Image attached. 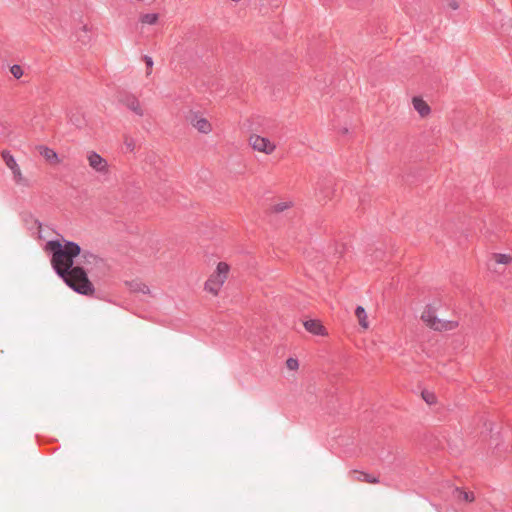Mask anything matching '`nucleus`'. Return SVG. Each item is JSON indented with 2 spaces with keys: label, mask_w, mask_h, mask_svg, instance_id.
Listing matches in <instances>:
<instances>
[{
  "label": "nucleus",
  "mask_w": 512,
  "mask_h": 512,
  "mask_svg": "<svg viewBox=\"0 0 512 512\" xmlns=\"http://www.w3.org/2000/svg\"><path fill=\"white\" fill-rule=\"evenodd\" d=\"M230 271L231 266L227 262H218L204 283V291L214 297L218 296L229 278Z\"/></svg>",
  "instance_id": "20e7f679"
},
{
  "label": "nucleus",
  "mask_w": 512,
  "mask_h": 512,
  "mask_svg": "<svg viewBox=\"0 0 512 512\" xmlns=\"http://www.w3.org/2000/svg\"><path fill=\"white\" fill-rule=\"evenodd\" d=\"M411 102L414 110L419 114L421 118H427L430 116L431 107L422 97L414 96Z\"/></svg>",
  "instance_id": "9d476101"
},
{
  "label": "nucleus",
  "mask_w": 512,
  "mask_h": 512,
  "mask_svg": "<svg viewBox=\"0 0 512 512\" xmlns=\"http://www.w3.org/2000/svg\"><path fill=\"white\" fill-rule=\"evenodd\" d=\"M186 120L200 134L210 135L214 130L210 120L201 111L190 110L186 115Z\"/></svg>",
  "instance_id": "423d86ee"
},
{
  "label": "nucleus",
  "mask_w": 512,
  "mask_h": 512,
  "mask_svg": "<svg viewBox=\"0 0 512 512\" xmlns=\"http://www.w3.org/2000/svg\"><path fill=\"white\" fill-rule=\"evenodd\" d=\"M60 277L79 294L91 296L95 292L93 283L89 280L86 271L80 266H75Z\"/></svg>",
  "instance_id": "7ed1b4c3"
},
{
  "label": "nucleus",
  "mask_w": 512,
  "mask_h": 512,
  "mask_svg": "<svg viewBox=\"0 0 512 512\" xmlns=\"http://www.w3.org/2000/svg\"><path fill=\"white\" fill-rule=\"evenodd\" d=\"M124 143H125L126 148L129 151H133L135 149V143H134L133 139L126 138Z\"/></svg>",
  "instance_id": "5701e85b"
},
{
  "label": "nucleus",
  "mask_w": 512,
  "mask_h": 512,
  "mask_svg": "<svg viewBox=\"0 0 512 512\" xmlns=\"http://www.w3.org/2000/svg\"><path fill=\"white\" fill-rule=\"evenodd\" d=\"M1 155L6 166L11 170L14 181L16 183H22L24 176L13 155L9 151H3Z\"/></svg>",
  "instance_id": "1a4fd4ad"
},
{
  "label": "nucleus",
  "mask_w": 512,
  "mask_h": 512,
  "mask_svg": "<svg viewBox=\"0 0 512 512\" xmlns=\"http://www.w3.org/2000/svg\"><path fill=\"white\" fill-rule=\"evenodd\" d=\"M352 475L354 476L355 480H357L359 482H367V483H371V484L379 483V479L377 477L370 475L368 473H365V472L355 470L352 472Z\"/></svg>",
  "instance_id": "4468645a"
},
{
  "label": "nucleus",
  "mask_w": 512,
  "mask_h": 512,
  "mask_svg": "<svg viewBox=\"0 0 512 512\" xmlns=\"http://www.w3.org/2000/svg\"><path fill=\"white\" fill-rule=\"evenodd\" d=\"M82 257H83L84 265H94L95 267H99V268L104 266V261L94 254L84 253L82 255Z\"/></svg>",
  "instance_id": "2eb2a0df"
},
{
  "label": "nucleus",
  "mask_w": 512,
  "mask_h": 512,
  "mask_svg": "<svg viewBox=\"0 0 512 512\" xmlns=\"http://www.w3.org/2000/svg\"><path fill=\"white\" fill-rule=\"evenodd\" d=\"M47 249L53 254L51 263L59 276L75 267L73 259L81 253V248L74 242L49 241Z\"/></svg>",
  "instance_id": "f257e3e1"
},
{
  "label": "nucleus",
  "mask_w": 512,
  "mask_h": 512,
  "mask_svg": "<svg viewBox=\"0 0 512 512\" xmlns=\"http://www.w3.org/2000/svg\"><path fill=\"white\" fill-rule=\"evenodd\" d=\"M159 20V14L157 13H143L139 17V21L143 25H155Z\"/></svg>",
  "instance_id": "dca6fc26"
},
{
  "label": "nucleus",
  "mask_w": 512,
  "mask_h": 512,
  "mask_svg": "<svg viewBox=\"0 0 512 512\" xmlns=\"http://www.w3.org/2000/svg\"><path fill=\"white\" fill-rule=\"evenodd\" d=\"M10 72L16 79H20L24 74L22 67L17 64L10 67Z\"/></svg>",
  "instance_id": "412c9836"
},
{
  "label": "nucleus",
  "mask_w": 512,
  "mask_h": 512,
  "mask_svg": "<svg viewBox=\"0 0 512 512\" xmlns=\"http://www.w3.org/2000/svg\"><path fill=\"white\" fill-rule=\"evenodd\" d=\"M492 260L496 264L507 266L512 263V255L504 253H494L492 255Z\"/></svg>",
  "instance_id": "f3484780"
},
{
  "label": "nucleus",
  "mask_w": 512,
  "mask_h": 512,
  "mask_svg": "<svg viewBox=\"0 0 512 512\" xmlns=\"http://www.w3.org/2000/svg\"><path fill=\"white\" fill-rule=\"evenodd\" d=\"M145 63L147 65L148 71L147 74L151 73L152 67H153V60L149 56H145Z\"/></svg>",
  "instance_id": "b1692460"
},
{
  "label": "nucleus",
  "mask_w": 512,
  "mask_h": 512,
  "mask_svg": "<svg viewBox=\"0 0 512 512\" xmlns=\"http://www.w3.org/2000/svg\"><path fill=\"white\" fill-rule=\"evenodd\" d=\"M355 316L357 318L359 326L363 330H368L369 327H370V323H369V320H368V314H367L366 310L364 309V307L358 306L355 309Z\"/></svg>",
  "instance_id": "ddd939ff"
},
{
  "label": "nucleus",
  "mask_w": 512,
  "mask_h": 512,
  "mask_svg": "<svg viewBox=\"0 0 512 512\" xmlns=\"http://www.w3.org/2000/svg\"><path fill=\"white\" fill-rule=\"evenodd\" d=\"M292 206V201H280L273 205L272 210L276 213H280L290 209Z\"/></svg>",
  "instance_id": "a211bd4d"
},
{
  "label": "nucleus",
  "mask_w": 512,
  "mask_h": 512,
  "mask_svg": "<svg viewBox=\"0 0 512 512\" xmlns=\"http://www.w3.org/2000/svg\"><path fill=\"white\" fill-rule=\"evenodd\" d=\"M421 397L428 405H434L437 402V397L432 391L423 390Z\"/></svg>",
  "instance_id": "6ab92c4d"
},
{
  "label": "nucleus",
  "mask_w": 512,
  "mask_h": 512,
  "mask_svg": "<svg viewBox=\"0 0 512 512\" xmlns=\"http://www.w3.org/2000/svg\"><path fill=\"white\" fill-rule=\"evenodd\" d=\"M458 499L465 502H473L475 497L472 492L458 491Z\"/></svg>",
  "instance_id": "aec40b11"
},
{
  "label": "nucleus",
  "mask_w": 512,
  "mask_h": 512,
  "mask_svg": "<svg viewBox=\"0 0 512 512\" xmlns=\"http://www.w3.org/2000/svg\"><path fill=\"white\" fill-rule=\"evenodd\" d=\"M440 304L433 302L425 305L421 312L422 322L430 329L438 332L451 331L459 326L456 320H444L438 317Z\"/></svg>",
  "instance_id": "f03ea898"
},
{
  "label": "nucleus",
  "mask_w": 512,
  "mask_h": 512,
  "mask_svg": "<svg viewBox=\"0 0 512 512\" xmlns=\"http://www.w3.org/2000/svg\"><path fill=\"white\" fill-rule=\"evenodd\" d=\"M120 103L130 112H132L134 115L142 118L146 114V109L142 101L139 99L138 96H136L133 93H126L124 94L121 99Z\"/></svg>",
  "instance_id": "0eeeda50"
},
{
  "label": "nucleus",
  "mask_w": 512,
  "mask_h": 512,
  "mask_svg": "<svg viewBox=\"0 0 512 512\" xmlns=\"http://www.w3.org/2000/svg\"><path fill=\"white\" fill-rule=\"evenodd\" d=\"M247 142L254 152L267 156L272 155L277 149V144L274 141L257 133H251Z\"/></svg>",
  "instance_id": "39448f33"
},
{
  "label": "nucleus",
  "mask_w": 512,
  "mask_h": 512,
  "mask_svg": "<svg viewBox=\"0 0 512 512\" xmlns=\"http://www.w3.org/2000/svg\"><path fill=\"white\" fill-rule=\"evenodd\" d=\"M303 325H304L305 329L313 335H318V336H327L328 335L326 328L323 326V324L319 320H316V319L306 320L303 323Z\"/></svg>",
  "instance_id": "9b49d317"
},
{
  "label": "nucleus",
  "mask_w": 512,
  "mask_h": 512,
  "mask_svg": "<svg viewBox=\"0 0 512 512\" xmlns=\"http://www.w3.org/2000/svg\"><path fill=\"white\" fill-rule=\"evenodd\" d=\"M86 160L89 167L96 173L105 175L109 172V164L105 158H103L96 151H88L86 154Z\"/></svg>",
  "instance_id": "6e6552de"
},
{
  "label": "nucleus",
  "mask_w": 512,
  "mask_h": 512,
  "mask_svg": "<svg viewBox=\"0 0 512 512\" xmlns=\"http://www.w3.org/2000/svg\"><path fill=\"white\" fill-rule=\"evenodd\" d=\"M39 152L41 154V156L51 165H58L61 163V159L59 158L58 154L56 153L55 150L49 148V147H46V146H41L39 148Z\"/></svg>",
  "instance_id": "f8f14e48"
},
{
  "label": "nucleus",
  "mask_w": 512,
  "mask_h": 512,
  "mask_svg": "<svg viewBox=\"0 0 512 512\" xmlns=\"http://www.w3.org/2000/svg\"><path fill=\"white\" fill-rule=\"evenodd\" d=\"M286 367L291 371H296L299 368V362L295 358H288L286 360Z\"/></svg>",
  "instance_id": "4be33fe9"
},
{
  "label": "nucleus",
  "mask_w": 512,
  "mask_h": 512,
  "mask_svg": "<svg viewBox=\"0 0 512 512\" xmlns=\"http://www.w3.org/2000/svg\"><path fill=\"white\" fill-rule=\"evenodd\" d=\"M449 7H450L451 9H453V10H457V9L459 8V4H458V2H457V1H454V0H453V1H451V2L449 3Z\"/></svg>",
  "instance_id": "a878e982"
},
{
  "label": "nucleus",
  "mask_w": 512,
  "mask_h": 512,
  "mask_svg": "<svg viewBox=\"0 0 512 512\" xmlns=\"http://www.w3.org/2000/svg\"><path fill=\"white\" fill-rule=\"evenodd\" d=\"M139 291L144 293V294H149L150 293V288L146 284H141L140 287H139Z\"/></svg>",
  "instance_id": "393cba45"
}]
</instances>
